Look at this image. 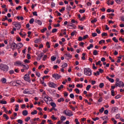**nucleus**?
Masks as SVG:
<instances>
[{"label": "nucleus", "mask_w": 124, "mask_h": 124, "mask_svg": "<svg viewBox=\"0 0 124 124\" xmlns=\"http://www.w3.org/2000/svg\"><path fill=\"white\" fill-rule=\"evenodd\" d=\"M0 69L3 72H7L9 70V67L5 64L1 63L0 64Z\"/></svg>", "instance_id": "1"}, {"label": "nucleus", "mask_w": 124, "mask_h": 124, "mask_svg": "<svg viewBox=\"0 0 124 124\" xmlns=\"http://www.w3.org/2000/svg\"><path fill=\"white\" fill-rule=\"evenodd\" d=\"M63 113L67 117H72L73 116V112L69 109H65L63 110Z\"/></svg>", "instance_id": "2"}, {"label": "nucleus", "mask_w": 124, "mask_h": 124, "mask_svg": "<svg viewBox=\"0 0 124 124\" xmlns=\"http://www.w3.org/2000/svg\"><path fill=\"white\" fill-rule=\"evenodd\" d=\"M84 74L86 76H92V70L89 68H84Z\"/></svg>", "instance_id": "3"}, {"label": "nucleus", "mask_w": 124, "mask_h": 124, "mask_svg": "<svg viewBox=\"0 0 124 124\" xmlns=\"http://www.w3.org/2000/svg\"><path fill=\"white\" fill-rule=\"evenodd\" d=\"M48 86L49 87V88H52L53 89L57 88V84L51 81L48 82Z\"/></svg>", "instance_id": "4"}, {"label": "nucleus", "mask_w": 124, "mask_h": 124, "mask_svg": "<svg viewBox=\"0 0 124 124\" xmlns=\"http://www.w3.org/2000/svg\"><path fill=\"white\" fill-rule=\"evenodd\" d=\"M116 87H119L120 88H121V87L122 88H124V82L122 81H117L116 82Z\"/></svg>", "instance_id": "5"}, {"label": "nucleus", "mask_w": 124, "mask_h": 124, "mask_svg": "<svg viewBox=\"0 0 124 124\" xmlns=\"http://www.w3.org/2000/svg\"><path fill=\"white\" fill-rule=\"evenodd\" d=\"M13 25L16 28L17 30H19L21 29V24L19 22H14L13 23Z\"/></svg>", "instance_id": "6"}, {"label": "nucleus", "mask_w": 124, "mask_h": 124, "mask_svg": "<svg viewBox=\"0 0 124 124\" xmlns=\"http://www.w3.org/2000/svg\"><path fill=\"white\" fill-rule=\"evenodd\" d=\"M44 100L48 104V102H50L52 100V99L48 96L46 95L44 96Z\"/></svg>", "instance_id": "7"}, {"label": "nucleus", "mask_w": 124, "mask_h": 124, "mask_svg": "<svg viewBox=\"0 0 124 124\" xmlns=\"http://www.w3.org/2000/svg\"><path fill=\"white\" fill-rule=\"evenodd\" d=\"M24 79L25 81L28 82V83H31V78H30V75L26 74L24 76Z\"/></svg>", "instance_id": "8"}, {"label": "nucleus", "mask_w": 124, "mask_h": 124, "mask_svg": "<svg viewBox=\"0 0 124 124\" xmlns=\"http://www.w3.org/2000/svg\"><path fill=\"white\" fill-rule=\"evenodd\" d=\"M52 77L53 78H54V79H56V80H59V79L61 78V76L58 74H54L52 75Z\"/></svg>", "instance_id": "9"}, {"label": "nucleus", "mask_w": 124, "mask_h": 124, "mask_svg": "<svg viewBox=\"0 0 124 124\" xmlns=\"http://www.w3.org/2000/svg\"><path fill=\"white\" fill-rule=\"evenodd\" d=\"M23 63L20 61H16L14 62V65L16 66H22Z\"/></svg>", "instance_id": "10"}, {"label": "nucleus", "mask_w": 124, "mask_h": 124, "mask_svg": "<svg viewBox=\"0 0 124 124\" xmlns=\"http://www.w3.org/2000/svg\"><path fill=\"white\" fill-rule=\"evenodd\" d=\"M11 48L12 49L13 51H14V50L16 49V48H17V44L15 43H12L11 45Z\"/></svg>", "instance_id": "11"}, {"label": "nucleus", "mask_w": 124, "mask_h": 124, "mask_svg": "<svg viewBox=\"0 0 124 124\" xmlns=\"http://www.w3.org/2000/svg\"><path fill=\"white\" fill-rule=\"evenodd\" d=\"M24 46V45H23V43H19L16 44V47L18 48V49H21Z\"/></svg>", "instance_id": "12"}, {"label": "nucleus", "mask_w": 124, "mask_h": 124, "mask_svg": "<svg viewBox=\"0 0 124 124\" xmlns=\"http://www.w3.org/2000/svg\"><path fill=\"white\" fill-rule=\"evenodd\" d=\"M35 23L38 24L39 26H41V25H42V21L39 20H37V19L35 20Z\"/></svg>", "instance_id": "13"}, {"label": "nucleus", "mask_w": 124, "mask_h": 124, "mask_svg": "<svg viewBox=\"0 0 124 124\" xmlns=\"http://www.w3.org/2000/svg\"><path fill=\"white\" fill-rule=\"evenodd\" d=\"M106 79H107L108 80V81H109V82H110V83H114V79L111 78H109L108 76H107V77H106Z\"/></svg>", "instance_id": "14"}, {"label": "nucleus", "mask_w": 124, "mask_h": 124, "mask_svg": "<svg viewBox=\"0 0 124 124\" xmlns=\"http://www.w3.org/2000/svg\"><path fill=\"white\" fill-rule=\"evenodd\" d=\"M22 66H23V68L26 70H28V69L29 68V65H25L22 64Z\"/></svg>", "instance_id": "15"}, {"label": "nucleus", "mask_w": 124, "mask_h": 124, "mask_svg": "<svg viewBox=\"0 0 124 124\" xmlns=\"http://www.w3.org/2000/svg\"><path fill=\"white\" fill-rule=\"evenodd\" d=\"M65 56L67 58H69L70 59H71V58H72V55H71L69 53H66L65 54Z\"/></svg>", "instance_id": "16"}, {"label": "nucleus", "mask_w": 124, "mask_h": 124, "mask_svg": "<svg viewBox=\"0 0 124 124\" xmlns=\"http://www.w3.org/2000/svg\"><path fill=\"white\" fill-rule=\"evenodd\" d=\"M22 115H23V116H28V110H23L22 111Z\"/></svg>", "instance_id": "17"}, {"label": "nucleus", "mask_w": 124, "mask_h": 124, "mask_svg": "<svg viewBox=\"0 0 124 124\" xmlns=\"http://www.w3.org/2000/svg\"><path fill=\"white\" fill-rule=\"evenodd\" d=\"M50 105L53 107V108H56L57 107V105L54 102H51L50 103Z\"/></svg>", "instance_id": "18"}, {"label": "nucleus", "mask_w": 124, "mask_h": 124, "mask_svg": "<svg viewBox=\"0 0 124 124\" xmlns=\"http://www.w3.org/2000/svg\"><path fill=\"white\" fill-rule=\"evenodd\" d=\"M1 81L2 84H5V83H6V78H1Z\"/></svg>", "instance_id": "19"}, {"label": "nucleus", "mask_w": 124, "mask_h": 124, "mask_svg": "<svg viewBox=\"0 0 124 124\" xmlns=\"http://www.w3.org/2000/svg\"><path fill=\"white\" fill-rule=\"evenodd\" d=\"M93 55L94 56H97V55H98V51L96 50H94L93 51Z\"/></svg>", "instance_id": "20"}, {"label": "nucleus", "mask_w": 124, "mask_h": 124, "mask_svg": "<svg viewBox=\"0 0 124 124\" xmlns=\"http://www.w3.org/2000/svg\"><path fill=\"white\" fill-rule=\"evenodd\" d=\"M56 59H57V57H55L54 56H52L51 57V61L52 62H55V61H56Z\"/></svg>", "instance_id": "21"}, {"label": "nucleus", "mask_w": 124, "mask_h": 124, "mask_svg": "<svg viewBox=\"0 0 124 124\" xmlns=\"http://www.w3.org/2000/svg\"><path fill=\"white\" fill-rule=\"evenodd\" d=\"M101 61H99L97 62H96V65H100V66H102V64H101Z\"/></svg>", "instance_id": "22"}, {"label": "nucleus", "mask_w": 124, "mask_h": 124, "mask_svg": "<svg viewBox=\"0 0 124 124\" xmlns=\"http://www.w3.org/2000/svg\"><path fill=\"white\" fill-rule=\"evenodd\" d=\"M61 120L62 121V122H63V121H65V120H66V117L63 116H62L61 117Z\"/></svg>", "instance_id": "23"}, {"label": "nucleus", "mask_w": 124, "mask_h": 124, "mask_svg": "<svg viewBox=\"0 0 124 124\" xmlns=\"http://www.w3.org/2000/svg\"><path fill=\"white\" fill-rule=\"evenodd\" d=\"M23 93H24L25 94H29V89H25V90L23 91Z\"/></svg>", "instance_id": "24"}, {"label": "nucleus", "mask_w": 124, "mask_h": 124, "mask_svg": "<svg viewBox=\"0 0 124 124\" xmlns=\"http://www.w3.org/2000/svg\"><path fill=\"white\" fill-rule=\"evenodd\" d=\"M91 48H93V44H90V46H87L88 50H90Z\"/></svg>", "instance_id": "25"}, {"label": "nucleus", "mask_w": 124, "mask_h": 124, "mask_svg": "<svg viewBox=\"0 0 124 124\" xmlns=\"http://www.w3.org/2000/svg\"><path fill=\"white\" fill-rule=\"evenodd\" d=\"M116 3H117L118 4H121L122 1H123V0H115Z\"/></svg>", "instance_id": "26"}, {"label": "nucleus", "mask_w": 124, "mask_h": 124, "mask_svg": "<svg viewBox=\"0 0 124 124\" xmlns=\"http://www.w3.org/2000/svg\"><path fill=\"white\" fill-rule=\"evenodd\" d=\"M37 114V111L36 110H34L33 111L31 112V115H36Z\"/></svg>", "instance_id": "27"}, {"label": "nucleus", "mask_w": 124, "mask_h": 124, "mask_svg": "<svg viewBox=\"0 0 124 124\" xmlns=\"http://www.w3.org/2000/svg\"><path fill=\"white\" fill-rule=\"evenodd\" d=\"M3 118H5L6 120H9V117L6 114H3Z\"/></svg>", "instance_id": "28"}, {"label": "nucleus", "mask_w": 124, "mask_h": 124, "mask_svg": "<svg viewBox=\"0 0 124 124\" xmlns=\"http://www.w3.org/2000/svg\"><path fill=\"white\" fill-rule=\"evenodd\" d=\"M12 86H14V87L15 86H17V85L16 84V81H12L11 82Z\"/></svg>", "instance_id": "29"}, {"label": "nucleus", "mask_w": 124, "mask_h": 124, "mask_svg": "<svg viewBox=\"0 0 124 124\" xmlns=\"http://www.w3.org/2000/svg\"><path fill=\"white\" fill-rule=\"evenodd\" d=\"M62 67L63 68H64L65 67H67V63H63V64L62 66Z\"/></svg>", "instance_id": "30"}, {"label": "nucleus", "mask_w": 124, "mask_h": 124, "mask_svg": "<svg viewBox=\"0 0 124 124\" xmlns=\"http://www.w3.org/2000/svg\"><path fill=\"white\" fill-rule=\"evenodd\" d=\"M121 97H122V95L118 94L115 97V98L116 99H119V98H121Z\"/></svg>", "instance_id": "31"}, {"label": "nucleus", "mask_w": 124, "mask_h": 124, "mask_svg": "<svg viewBox=\"0 0 124 124\" xmlns=\"http://www.w3.org/2000/svg\"><path fill=\"white\" fill-rule=\"evenodd\" d=\"M64 101V99H63V98H61L58 100V102L61 103L62 102V101Z\"/></svg>", "instance_id": "32"}, {"label": "nucleus", "mask_w": 124, "mask_h": 124, "mask_svg": "<svg viewBox=\"0 0 124 124\" xmlns=\"http://www.w3.org/2000/svg\"><path fill=\"white\" fill-rule=\"evenodd\" d=\"M112 40L114 41V42H116V43H118V42H119V41L118 40V39H117L115 37L112 38Z\"/></svg>", "instance_id": "33"}, {"label": "nucleus", "mask_w": 124, "mask_h": 124, "mask_svg": "<svg viewBox=\"0 0 124 124\" xmlns=\"http://www.w3.org/2000/svg\"><path fill=\"white\" fill-rule=\"evenodd\" d=\"M62 89H63V85H61L60 87L58 88V91H61Z\"/></svg>", "instance_id": "34"}, {"label": "nucleus", "mask_w": 124, "mask_h": 124, "mask_svg": "<svg viewBox=\"0 0 124 124\" xmlns=\"http://www.w3.org/2000/svg\"><path fill=\"white\" fill-rule=\"evenodd\" d=\"M75 91L76 93H80V90L78 88H76L75 89Z\"/></svg>", "instance_id": "35"}, {"label": "nucleus", "mask_w": 124, "mask_h": 124, "mask_svg": "<svg viewBox=\"0 0 124 124\" xmlns=\"http://www.w3.org/2000/svg\"><path fill=\"white\" fill-rule=\"evenodd\" d=\"M46 31H47V28H44L43 29H42L41 30V32H42V33H44V32H45Z\"/></svg>", "instance_id": "36"}, {"label": "nucleus", "mask_w": 124, "mask_h": 124, "mask_svg": "<svg viewBox=\"0 0 124 124\" xmlns=\"http://www.w3.org/2000/svg\"><path fill=\"white\" fill-rule=\"evenodd\" d=\"M65 10V7H63L61 9L59 10V11L62 13V11H64Z\"/></svg>", "instance_id": "37"}, {"label": "nucleus", "mask_w": 124, "mask_h": 124, "mask_svg": "<svg viewBox=\"0 0 124 124\" xmlns=\"http://www.w3.org/2000/svg\"><path fill=\"white\" fill-rule=\"evenodd\" d=\"M33 22H34V19L31 18L29 21L30 24H33Z\"/></svg>", "instance_id": "38"}, {"label": "nucleus", "mask_w": 124, "mask_h": 124, "mask_svg": "<svg viewBox=\"0 0 124 124\" xmlns=\"http://www.w3.org/2000/svg\"><path fill=\"white\" fill-rule=\"evenodd\" d=\"M77 88H83V85L80 84H78L77 85Z\"/></svg>", "instance_id": "39"}, {"label": "nucleus", "mask_w": 124, "mask_h": 124, "mask_svg": "<svg viewBox=\"0 0 124 124\" xmlns=\"http://www.w3.org/2000/svg\"><path fill=\"white\" fill-rule=\"evenodd\" d=\"M116 119H120V118H121V114H117L115 116Z\"/></svg>", "instance_id": "40"}, {"label": "nucleus", "mask_w": 124, "mask_h": 124, "mask_svg": "<svg viewBox=\"0 0 124 124\" xmlns=\"http://www.w3.org/2000/svg\"><path fill=\"white\" fill-rule=\"evenodd\" d=\"M0 103L1 104H6L7 103V102H6V101H1V100H0Z\"/></svg>", "instance_id": "41"}, {"label": "nucleus", "mask_w": 124, "mask_h": 124, "mask_svg": "<svg viewBox=\"0 0 124 124\" xmlns=\"http://www.w3.org/2000/svg\"><path fill=\"white\" fill-rule=\"evenodd\" d=\"M75 123L76 124H80V122L78 121V119L76 118L75 119Z\"/></svg>", "instance_id": "42"}, {"label": "nucleus", "mask_w": 124, "mask_h": 124, "mask_svg": "<svg viewBox=\"0 0 124 124\" xmlns=\"http://www.w3.org/2000/svg\"><path fill=\"white\" fill-rule=\"evenodd\" d=\"M24 62L25 63H30L31 62V61H30V60H29V59H26L24 60Z\"/></svg>", "instance_id": "43"}, {"label": "nucleus", "mask_w": 124, "mask_h": 124, "mask_svg": "<svg viewBox=\"0 0 124 124\" xmlns=\"http://www.w3.org/2000/svg\"><path fill=\"white\" fill-rule=\"evenodd\" d=\"M92 86L91 85H88L86 87V90L87 91H90V89H91Z\"/></svg>", "instance_id": "44"}, {"label": "nucleus", "mask_w": 124, "mask_h": 124, "mask_svg": "<svg viewBox=\"0 0 124 124\" xmlns=\"http://www.w3.org/2000/svg\"><path fill=\"white\" fill-rule=\"evenodd\" d=\"M104 87V83H101L99 84V88H100L101 89H102V88H103Z\"/></svg>", "instance_id": "45"}, {"label": "nucleus", "mask_w": 124, "mask_h": 124, "mask_svg": "<svg viewBox=\"0 0 124 124\" xmlns=\"http://www.w3.org/2000/svg\"><path fill=\"white\" fill-rule=\"evenodd\" d=\"M102 43H105V40H102L99 42V44H102Z\"/></svg>", "instance_id": "46"}, {"label": "nucleus", "mask_w": 124, "mask_h": 124, "mask_svg": "<svg viewBox=\"0 0 124 124\" xmlns=\"http://www.w3.org/2000/svg\"><path fill=\"white\" fill-rule=\"evenodd\" d=\"M57 31H58V29H52V33H54V32H57Z\"/></svg>", "instance_id": "47"}, {"label": "nucleus", "mask_w": 124, "mask_h": 124, "mask_svg": "<svg viewBox=\"0 0 124 124\" xmlns=\"http://www.w3.org/2000/svg\"><path fill=\"white\" fill-rule=\"evenodd\" d=\"M19 35H20V36H22V37H24V36H26V35H27V34L25 33L24 34H23V33H22V32H19Z\"/></svg>", "instance_id": "48"}, {"label": "nucleus", "mask_w": 124, "mask_h": 124, "mask_svg": "<svg viewBox=\"0 0 124 124\" xmlns=\"http://www.w3.org/2000/svg\"><path fill=\"white\" fill-rule=\"evenodd\" d=\"M75 33H76V31H74L71 33V36H74V35H75Z\"/></svg>", "instance_id": "49"}, {"label": "nucleus", "mask_w": 124, "mask_h": 124, "mask_svg": "<svg viewBox=\"0 0 124 124\" xmlns=\"http://www.w3.org/2000/svg\"><path fill=\"white\" fill-rule=\"evenodd\" d=\"M103 100V98L102 97H100L98 99V102H102Z\"/></svg>", "instance_id": "50"}, {"label": "nucleus", "mask_w": 124, "mask_h": 124, "mask_svg": "<svg viewBox=\"0 0 124 124\" xmlns=\"http://www.w3.org/2000/svg\"><path fill=\"white\" fill-rule=\"evenodd\" d=\"M92 36H93V37H95V36H97V33L96 32L93 33Z\"/></svg>", "instance_id": "51"}, {"label": "nucleus", "mask_w": 124, "mask_h": 124, "mask_svg": "<svg viewBox=\"0 0 124 124\" xmlns=\"http://www.w3.org/2000/svg\"><path fill=\"white\" fill-rule=\"evenodd\" d=\"M83 40V37L79 36L78 39V41H82Z\"/></svg>", "instance_id": "52"}, {"label": "nucleus", "mask_w": 124, "mask_h": 124, "mask_svg": "<svg viewBox=\"0 0 124 124\" xmlns=\"http://www.w3.org/2000/svg\"><path fill=\"white\" fill-rule=\"evenodd\" d=\"M9 73H10V74L12 75V74H14L15 72H14V70H11L9 71Z\"/></svg>", "instance_id": "53"}, {"label": "nucleus", "mask_w": 124, "mask_h": 124, "mask_svg": "<svg viewBox=\"0 0 124 124\" xmlns=\"http://www.w3.org/2000/svg\"><path fill=\"white\" fill-rule=\"evenodd\" d=\"M92 120L94 122H95V121H98V120H99V118L96 117V118H92Z\"/></svg>", "instance_id": "54"}, {"label": "nucleus", "mask_w": 124, "mask_h": 124, "mask_svg": "<svg viewBox=\"0 0 124 124\" xmlns=\"http://www.w3.org/2000/svg\"><path fill=\"white\" fill-rule=\"evenodd\" d=\"M46 59H47V55H44V57L43 58V61H46Z\"/></svg>", "instance_id": "55"}, {"label": "nucleus", "mask_w": 124, "mask_h": 124, "mask_svg": "<svg viewBox=\"0 0 124 124\" xmlns=\"http://www.w3.org/2000/svg\"><path fill=\"white\" fill-rule=\"evenodd\" d=\"M17 122L18 123V124H23V121L21 119H18L17 120Z\"/></svg>", "instance_id": "56"}, {"label": "nucleus", "mask_w": 124, "mask_h": 124, "mask_svg": "<svg viewBox=\"0 0 124 124\" xmlns=\"http://www.w3.org/2000/svg\"><path fill=\"white\" fill-rule=\"evenodd\" d=\"M104 111V108H101L99 110L100 113H103Z\"/></svg>", "instance_id": "57"}, {"label": "nucleus", "mask_w": 124, "mask_h": 124, "mask_svg": "<svg viewBox=\"0 0 124 124\" xmlns=\"http://www.w3.org/2000/svg\"><path fill=\"white\" fill-rule=\"evenodd\" d=\"M96 22H97V20L96 18H95L93 20H92L91 21V23H96Z\"/></svg>", "instance_id": "58"}, {"label": "nucleus", "mask_w": 124, "mask_h": 124, "mask_svg": "<svg viewBox=\"0 0 124 124\" xmlns=\"http://www.w3.org/2000/svg\"><path fill=\"white\" fill-rule=\"evenodd\" d=\"M96 31L97 33H98V34H100V33H101V31H100V30H99L98 29H96Z\"/></svg>", "instance_id": "59"}, {"label": "nucleus", "mask_w": 124, "mask_h": 124, "mask_svg": "<svg viewBox=\"0 0 124 124\" xmlns=\"http://www.w3.org/2000/svg\"><path fill=\"white\" fill-rule=\"evenodd\" d=\"M66 9L67 10L70 11V10H71V7H70V6H67L66 7Z\"/></svg>", "instance_id": "60"}, {"label": "nucleus", "mask_w": 124, "mask_h": 124, "mask_svg": "<svg viewBox=\"0 0 124 124\" xmlns=\"http://www.w3.org/2000/svg\"><path fill=\"white\" fill-rule=\"evenodd\" d=\"M51 6L52 8L55 7V6H56V4H55V3H54V2H51Z\"/></svg>", "instance_id": "61"}, {"label": "nucleus", "mask_w": 124, "mask_h": 124, "mask_svg": "<svg viewBox=\"0 0 124 124\" xmlns=\"http://www.w3.org/2000/svg\"><path fill=\"white\" fill-rule=\"evenodd\" d=\"M107 33L103 32L102 33V36H107Z\"/></svg>", "instance_id": "62"}, {"label": "nucleus", "mask_w": 124, "mask_h": 124, "mask_svg": "<svg viewBox=\"0 0 124 124\" xmlns=\"http://www.w3.org/2000/svg\"><path fill=\"white\" fill-rule=\"evenodd\" d=\"M70 107L73 111H75V108L73 107L72 105H70Z\"/></svg>", "instance_id": "63"}, {"label": "nucleus", "mask_w": 124, "mask_h": 124, "mask_svg": "<svg viewBox=\"0 0 124 124\" xmlns=\"http://www.w3.org/2000/svg\"><path fill=\"white\" fill-rule=\"evenodd\" d=\"M85 11H85V10L80 9V10H79L80 13H85Z\"/></svg>", "instance_id": "64"}]
</instances>
